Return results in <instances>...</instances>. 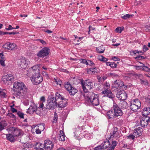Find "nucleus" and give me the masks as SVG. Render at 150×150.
I'll return each mask as SVG.
<instances>
[{
	"instance_id": "1",
	"label": "nucleus",
	"mask_w": 150,
	"mask_h": 150,
	"mask_svg": "<svg viewBox=\"0 0 150 150\" xmlns=\"http://www.w3.org/2000/svg\"><path fill=\"white\" fill-rule=\"evenodd\" d=\"M59 98H63V97L59 93L56 92L55 96L54 95L51 94L49 96L47 100V103L45 108L47 109L53 110L57 107V101Z\"/></svg>"
},
{
	"instance_id": "2",
	"label": "nucleus",
	"mask_w": 150,
	"mask_h": 150,
	"mask_svg": "<svg viewBox=\"0 0 150 150\" xmlns=\"http://www.w3.org/2000/svg\"><path fill=\"white\" fill-rule=\"evenodd\" d=\"M123 113L120 108L116 103H114L112 109L107 112V115L108 119H111L121 117Z\"/></svg>"
},
{
	"instance_id": "3",
	"label": "nucleus",
	"mask_w": 150,
	"mask_h": 150,
	"mask_svg": "<svg viewBox=\"0 0 150 150\" xmlns=\"http://www.w3.org/2000/svg\"><path fill=\"white\" fill-rule=\"evenodd\" d=\"M40 69V67L35 71V74H33L32 76L31 80L35 85L38 84L43 81L42 77L41 76Z\"/></svg>"
},
{
	"instance_id": "4",
	"label": "nucleus",
	"mask_w": 150,
	"mask_h": 150,
	"mask_svg": "<svg viewBox=\"0 0 150 150\" xmlns=\"http://www.w3.org/2000/svg\"><path fill=\"white\" fill-rule=\"evenodd\" d=\"M2 79L4 83L6 85H10L12 84L14 80V78L13 75L8 74L3 76Z\"/></svg>"
},
{
	"instance_id": "5",
	"label": "nucleus",
	"mask_w": 150,
	"mask_h": 150,
	"mask_svg": "<svg viewBox=\"0 0 150 150\" xmlns=\"http://www.w3.org/2000/svg\"><path fill=\"white\" fill-rule=\"evenodd\" d=\"M65 88L69 92V94L71 95H74L78 92V90L68 82H66L65 83Z\"/></svg>"
},
{
	"instance_id": "6",
	"label": "nucleus",
	"mask_w": 150,
	"mask_h": 150,
	"mask_svg": "<svg viewBox=\"0 0 150 150\" xmlns=\"http://www.w3.org/2000/svg\"><path fill=\"white\" fill-rule=\"evenodd\" d=\"M50 50L46 47L43 48L37 54V55L40 57H44L47 56L50 53Z\"/></svg>"
},
{
	"instance_id": "7",
	"label": "nucleus",
	"mask_w": 150,
	"mask_h": 150,
	"mask_svg": "<svg viewBox=\"0 0 150 150\" xmlns=\"http://www.w3.org/2000/svg\"><path fill=\"white\" fill-rule=\"evenodd\" d=\"M116 97L121 101H123L126 99L127 95L126 93L124 90H118L116 94Z\"/></svg>"
},
{
	"instance_id": "8",
	"label": "nucleus",
	"mask_w": 150,
	"mask_h": 150,
	"mask_svg": "<svg viewBox=\"0 0 150 150\" xmlns=\"http://www.w3.org/2000/svg\"><path fill=\"white\" fill-rule=\"evenodd\" d=\"M98 95L94 93L93 92H90L87 94L85 98L86 101L88 103L95 99Z\"/></svg>"
},
{
	"instance_id": "9",
	"label": "nucleus",
	"mask_w": 150,
	"mask_h": 150,
	"mask_svg": "<svg viewBox=\"0 0 150 150\" xmlns=\"http://www.w3.org/2000/svg\"><path fill=\"white\" fill-rule=\"evenodd\" d=\"M13 88L17 90H27L25 86L22 82H15L13 84Z\"/></svg>"
},
{
	"instance_id": "10",
	"label": "nucleus",
	"mask_w": 150,
	"mask_h": 150,
	"mask_svg": "<svg viewBox=\"0 0 150 150\" xmlns=\"http://www.w3.org/2000/svg\"><path fill=\"white\" fill-rule=\"evenodd\" d=\"M44 146L45 150H52L54 146V144L49 139H46L44 141Z\"/></svg>"
},
{
	"instance_id": "11",
	"label": "nucleus",
	"mask_w": 150,
	"mask_h": 150,
	"mask_svg": "<svg viewBox=\"0 0 150 150\" xmlns=\"http://www.w3.org/2000/svg\"><path fill=\"white\" fill-rule=\"evenodd\" d=\"M39 67V65H35L29 68L27 71V76L28 77L32 76L33 74H35V71L36 69H38Z\"/></svg>"
},
{
	"instance_id": "12",
	"label": "nucleus",
	"mask_w": 150,
	"mask_h": 150,
	"mask_svg": "<svg viewBox=\"0 0 150 150\" xmlns=\"http://www.w3.org/2000/svg\"><path fill=\"white\" fill-rule=\"evenodd\" d=\"M11 130L12 134L14 137H19L23 135L22 130L18 128L12 127Z\"/></svg>"
},
{
	"instance_id": "13",
	"label": "nucleus",
	"mask_w": 150,
	"mask_h": 150,
	"mask_svg": "<svg viewBox=\"0 0 150 150\" xmlns=\"http://www.w3.org/2000/svg\"><path fill=\"white\" fill-rule=\"evenodd\" d=\"M29 62L28 59H26L25 58H22L18 60V65L23 69H25Z\"/></svg>"
},
{
	"instance_id": "14",
	"label": "nucleus",
	"mask_w": 150,
	"mask_h": 150,
	"mask_svg": "<svg viewBox=\"0 0 150 150\" xmlns=\"http://www.w3.org/2000/svg\"><path fill=\"white\" fill-rule=\"evenodd\" d=\"M101 93L104 95L103 96L107 97L112 99H113L115 97V95L112 93L110 90H104Z\"/></svg>"
},
{
	"instance_id": "15",
	"label": "nucleus",
	"mask_w": 150,
	"mask_h": 150,
	"mask_svg": "<svg viewBox=\"0 0 150 150\" xmlns=\"http://www.w3.org/2000/svg\"><path fill=\"white\" fill-rule=\"evenodd\" d=\"M16 47V45L13 43L8 42L3 46V48L7 49L8 50H12L15 49Z\"/></svg>"
},
{
	"instance_id": "16",
	"label": "nucleus",
	"mask_w": 150,
	"mask_h": 150,
	"mask_svg": "<svg viewBox=\"0 0 150 150\" xmlns=\"http://www.w3.org/2000/svg\"><path fill=\"white\" fill-rule=\"evenodd\" d=\"M140 122V124L141 126L144 127L147 126L149 123V118L147 116L143 117L141 119Z\"/></svg>"
},
{
	"instance_id": "17",
	"label": "nucleus",
	"mask_w": 150,
	"mask_h": 150,
	"mask_svg": "<svg viewBox=\"0 0 150 150\" xmlns=\"http://www.w3.org/2000/svg\"><path fill=\"white\" fill-rule=\"evenodd\" d=\"M37 107V106L34 103L32 104L27 109L26 111L27 113L30 114H33L36 110Z\"/></svg>"
},
{
	"instance_id": "18",
	"label": "nucleus",
	"mask_w": 150,
	"mask_h": 150,
	"mask_svg": "<svg viewBox=\"0 0 150 150\" xmlns=\"http://www.w3.org/2000/svg\"><path fill=\"white\" fill-rule=\"evenodd\" d=\"M84 83L86 88L89 90L93 89L94 86V83L89 80H85Z\"/></svg>"
},
{
	"instance_id": "19",
	"label": "nucleus",
	"mask_w": 150,
	"mask_h": 150,
	"mask_svg": "<svg viewBox=\"0 0 150 150\" xmlns=\"http://www.w3.org/2000/svg\"><path fill=\"white\" fill-rule=\"evenodd\" d=\"M117 129H118L117 127L114 128L112 133H111V135L110 137L111 138H116L120 137L119 132Z\"/></svg>"
},
{
	"instance_id": "20",
	"label": "nucleus",
	"mask_w": 150,
	"mask_h": 150,
	"mask_svg": "<svg viewBox=\"0 0 150 150\" xmlns=\"http://www.w3.org/2000/svg\"><path fill=\"white\" fill-rule=\"evenodd\" d=\"M62 99L61 98H59L61 100L57 104V106L59 108H63L66 106V104L67 103V99H64V97Z\"/></svg>"
},
{
	"instance_id": "21",
	"label": "nucleus",
	"mask_w": 150,
	"mask_h": 150,
	"mask_svg": "<svg viewBox=\"0 0 150 150\" xmlns=\"http://www.w3.org/2000/svg\"><path fill=\"white\" fill-rule=\"evenodd\" d=\"M99 103V98L98 96L95 98L94 100L92 101H91V102L89 103L90 105L93 106L98 105Z\"/></svg>"
},
{
	"instance_id": "22",
	"label": "nucleus",
	"mask_w": 150,
	"mask_h": 150,
	"mask_svg": "<svg viewBox=\"0 0 150 150\" xmlns=\"http://www.w3.org/2000/svg\"><path fill=\"white\" fill-rule=\"evenodd\" d=\"M114 83L115 85V86H115V88H117L119 87H122L124 86L123 82L119 80H117L115 81Z\"/></svg>"
},
{
	"instance_id": "23",
	"label": "nucleus",
	"mask_w": 150,
	"mask_h": 150,
	"mask_svg": "<svg viewBox=\"0 0 150 150\" xmlns=\"http://www.w3.org/2000/svg\"><path fill=\"white\" fill-rule=\"evenodd\" d=\"M27 90H17L16 95V96H19V97H21L22 96H23L26 93Z\"/></svg>"
},
{
	"instance_id": "24",
	"label": "nucleus",
	"mask_w": 150,
	"mask_h": 150,
	"mask_svg": "<svg viewBox=\"0 0 150 150\" xmlns=\"http://www.w3.org/2000/svg\"><path fill=\"white\" fill-rule=\"evenodd\" d=\"M142 129L141 128L139 127L137 128L134 129L133 132L138 137L141 136L142 134Z\"/></svg>"
},
{
	"instance_id": "25",
	"label": "nucleus",
	"mask_w": 150,
	"mask_h": 150,
	"mask_svg": "<svg viewBox=\"0 0 150 150\" xmlns=\"http://www.w3.org/2000/svg\"><path fill=\"white\" fill-rule=\"evenodd\" d=\"M117 143V142L116 141L112 140V144L108 147V149L106 150H114Z\"/></svg>"
},
{
	"instance_id": "26",
	"label": "nucleus",
	"mask_w": 150,
	"mask_h": 150,
	"mask_svg": "<svg viewBox=\"0 0 150 150\" xmlns=\"http://www.w3.org/2000/svg\"><path fill=\"white\" fill-rule=\"evenodd\" d=\"M150 113V107L144 108L143 109L142 114L145 116H146Z\"/></svg>"
},
{
	"instance_id": "27",
	"label": "nucleus",
	"mask_w": 150,
	"mask_h": 150,
	"mask_svg": "<svg viewBox=\"0 0 150 150\" xmlns=\"http://www.w3.org/2000/svg\"><path fill=\"white\" fill-rule=\"evenodd\" d=\"M13 134H6L7 139L11 142H14L15 141V139L14 138Z\"/></svg>"
},
{
	"instance_id": "28",
	"label": "nucleus",
	"mask_w": 150,
	"mask_h": 150,
	"mask_svg": "<svg viewBox=\"0 0 150 150\" xmlns=\"http://www.w3.org/2000/svg\"><path fill=\"white\" fill-rule=\"evenodd\" d=\"M4 55L1 53L0 54V64L2 66L4 67L5 66L4 63L5 59Z\"/></svg>"
},
{
	"instance_id": "29",
	"label": "nucleus",
	"mask_w": 150,
	"mask_h": 150,
	"mask_svg": "<svg viewBox=\"0 0 150 150\" xmlns=\"http://www.w3.org/2000/svg\"><path fill=\"white\" fill-rule=\"evenodd\" d=\"M120 106L122 109H125L128 107V104L126 102L124 101L120 103Z\"/></svg>"
},
{
	"instance_id": "30",
	"label": "nucleus",
	"mask_w": 150,
	"mask_h": 150,
	"mask_svg": "<svg viewBox=\"0 0 150 150\" xmlns=\"http://www.w3.org/2000/svg\"><path fill=\"white\" fill-rule=\"evenodd\" d=\"M102 145L101 146H102L103 148L104 149H105L107 148L109 146H110V143L109 141L108 140H107L103 142Z\"/></svg>"
},
{
	"instance_id": "31",
	"label": "nucleus",
	"mask_w": 150,
	"mask_h": 150,
	"mask_svg": "<svg viewBox=\"0 0 150 150\" xmlns=\"http://www.w3.org/2000/svg\"><path fill=\"white\" fill-rule=\"evenodd\" d=\"M96 67H94L93 68L88 69L87 70V72L88 73L91 74H94L96 72Z\"/></svg>"
},
{
	"instance_id": "32",
	"label": "nucleus",
	"mask_w": 150,
	"mask_h": 150,
	"mask_svg": "<svg viewBox=\"0 0 150 150\" xmlns=\"http://www.w3.org/2000/svg\"><path fill=\"white\" fill-rule=\"evenodd\" d=\"M96 50L99 53H102L104 52L105 48L103 46H102L96 48Z\"/></svg>"
},
{
	"instance_id": "33",
	"label": "nucleus",
	"mask_w": 150,
	"mask_h": 150,
	"mask_svg": "<svg viewBox=\"0 0 150 150\" xmlns=\"http://www.w3.org/2000/svg\"><path fill=\"white\" fill-rule=\"evenodd\" d=\"M130 109L134 112H136L137 110L140 108L138 107V106H136L131 103H130Z\"/></svg>"
},
{
	"instance_id": "34",
	"label": "nucleus",
	"mask_w": 150,
	"mask_h": 150,
	"mask_svg": "<svg viewBox=\"0 0 150 150\" xmlns=\"http://www.w3.org/2000/svg\"><path fill=\"white\" fill-rule=\"evenodd\" d=\"M136 134L133 132V133L129 134L128 136H126L127 139L129 140H134L135 138H137Z\"/></svg>"
},
{
	"instance_id": "35",
	"label": "nucleus",
	"mask_w": 150,
	"mask_h": 150,
	"mask_svg": "<svg viewBox=\"0 0 150 150\" xmlns=\"http://www.w3.org/2000/svg\"><path fill=\"white\" fill-rule=\"evenodd\" d=\"M131 103L136 106H138V107L140 108L141 106V102L138 99L133 100Z\"/></svg>"
},
{
	"instance_id": "36",
	"label": "nucleus",
	"mask_w": 150,
	"mask_h": 150,
	"mask_svg": "<svg viewBox=\"0 0 150 150\" xmlns=\"http://www.w3.org/2000/svg\"><path fill=\"white\" fill-rule=\"evenodd\" d=\"M7 123L5 121L0 122V131H1L5 128L7 126Z\"/></svg>"
},
{
	"instance_id": "37",
	"label": "nucleus",
	"mask_w": 150,
	"mask_h": 150,
	"mask_svg": "<svg viewBox=\"0 0 150 150\" xmlns=\"http://www.w3.org/2000/svg\"><path fill=\"white\" fill-rule=\"evenodd\" d=\"M136 67H142V70L143 71L149 72H150V69L147 66H145L144 64H143L142 66H137Z\"/></svg>"
},
{
	"instance_id": "38",
	"label": "nucleus",
	"mask_w": 150,
	"mask_h": 150,
	"mask_svg": "<svg viewBox=\"0 0 150 150\" xmlns=\"http://www.w3.org/2000/svg\"><path fill=\"white\" fill-rule=\"evenodd\" d=\"M60 134H59L58 136V138L60 141H64L65 140L64 134L63 133V134H62L61 132H63L61 130L60 131Z\"/></svg>"
},
{
	"instance_id": "39",
	"label": "nucleus",
	"mask_w": 150,
	"mask_h": 150,
	"mask_svg": "<svg viewBox=\"0 0 150 150\" xmlns=\"http://www.w3.org/2000/svg\"><path fill=\"white\" fill-rule=\"evenodd\" d=\"M40 101L39 102V107L40 108H43L44 104L43 102H45V99L44 96H42L40 98Z\"/></svg>"
},
{
	"instance_id": "40",
	"label": "nucleus",
	"mask_w": 150,
	"mask_h": 150,
	"mask_svg": "<svg viewBox=\"0 0 150 150\" xmlns=\"http://www.w3.org/2000/svg\"><path fill=\"white\" fill-rule=\"evenodd\" d=\"M98 59L100 61H102L104 62H107L108 60V59L105 58L103 56L100 55L98 57Z\"/></svg>"
},
{
	"instance_id": "41",
	"label": "nucleus",
	"mask_w": 150,
	"mask_h": 150,
	"mask_svg": "<svg viewBox=\"0 0 150 150\" xmlns=\"http://www.w3.org/2000/svg\"><path fill=\"white\" fill-rule=\"evenodd\" d=\"M108 76H109V77H112L113 78L114 77L117 78L119 77L118 75L115 73H108Z\"/></svg>"
},
{
	"instance_id": "42",
	"label": "nucleus",
	"mask_w": 150,
	"mask_h": 150,
	"mask_svg": "<svg viewBox=\"0 0 150 150\" xmlns=\"http://www.w3.org/2000/svg\"><path fill=\"white\" fill-rule=\"evenodd\" d=\"M134 16L133 14H126L123 16H121V18L125 20L127 19L128 18L132 17Z\"/></svg>"
},
{
	"instance_id": "43",
	"label": "nucleus",
	"mask_w": 150,
	"mask_h": 150,
	"mask_svg": "<svg viewBox=\"0 0 150 150\" xmlns=\"http://www.w3.org/2000/svg\"><path fill=\"white\" fill-rule=\"evenodd\" d=\"M81 86L82 87V88L84 92L85 93H88V89L86 87V86L84 85V83L83 81H81Z\"/></svg>"
},
{
	"instance_id": "44",
	"label": "nucleus",
	"mask_w": 150,
	"mask_h": 150,
	"mask_svg": "<svg viewBox=\"0 0 150 150\" xmlns=\"http://www.w3.org/2000/svg\"><path fill=\"white\" fill-rule=\"evenodd\" d=\"M45 125L44 123H42L38 125V128L41 131H43L45 129Z\"/></svg>"
},
{
	"instance_id": "45",
	"label": "nucleus",
	"mask_w": 150,
	"mask_h": 150,
	"mask_svg": "<svg viewBox=\"0 0 150 150\" xmlns=\"http://www.w3.org/2000/svg\"><path fill=\"white\" fill-rule=\"evenodd\" d=\"M140 83L142 85H148L149 84L147 80L146 79H140Z\"/></svg>"
},
{
	"instance_id": "46",
	"label": "nucleus",
	"mask_w": 150,
	"mask_h": 150,
	"mask_svg": "<svg viewBox=\"0 0 150 150\" xmlns=\"http://www.w3.org/2000/svg\"><path fill=\"white\" fill-rule=\"evenodd\" d=\"M42 144L40 142H37L36 143L35 145V148L37 149H42Z\"/></svg>"
},
{
	"instance_id": "47",
	"label": "nucleus",
	"mask_w": 150,
	"mask_h": 150,
	"mask_svg": "<svg viewBox=\"0 0 150 150\" xmlns=\"http://www.w3.org/2000/svg\"><path fill=\"white\" fill-rule=\"evenodd\" d=\"M104 90H110L109 88L110 87V84L108 82H106L104 84Z\"/></svg>"
},
{
	"instance_id": "48",
	"label": "nucleus",
	"mask_w": 150,
	"mask_h": 150,
	"mask_svg": "<svg viewBox=\"0 0 150 150\" xmlns=\"http://www.w3.org/2000/svg\"><path fill=\"white\" fill-rule=\"evenodd\" d=\"M40 108L39 106V107H37V109L35 110V112L37 114L39 115H41L42 114V110L40 108Z\"/></svg>"
},
{
	"instance_id": "49",
	"label": "nucleus",
	"mask_w": 150,
	"mask_h": 150,
	"mask_svg": "<svg viewBox=\"0 0 150 150\" xmlns=\"http://www.w3.org/2000/svg\"><path fill=\"white\" fill-rule=\"evenodd\" d=\"M53 80L54 82H55L57 84L61 85V82L59 79L57 78H54Z\"/></svg>"
},
{
	"instance_id": "50",
	"label": "nucleus",
	"mask_w": 150,
	"mask_h": 150,
	"mask_svg": "<svg viewBox=\"0 0 150 150\" xmlns=\"http://www.w3.org/2000/svg\"><path fill=\"white\" fill-rule=\"evenodd\" d=\"M79 61L81 63H82L84 64H86L87 65H88V60L85 59H79Z\"/></svg>"
},
{
	"instance_id": "51",
	"label": "nucleus",
	"mask_w": 150,
	"mask_h": 150,
	"mask_svg": "<svg viewBox=\"0 0 150 150\" xmlns=\"http://www.w3.org/2000/svg\"><path fill=\"white\" fill-rule=\"evenodd\" d=\"M146 104L148 105H150V96L149 95L146 98Z\"/></svg>"
},
{
	"instance_id": "52",
	"label": "nucleus",
	"mask_w": 150,
	"mask_h": 150,
	"mask_svg": "<svg viewBox=\"0 0 150 150\" xmlns=\"http://www.w3.org/2000/svg\"><path fill=\"white\" fill-rule=\"evenodd\" d=\"M7 116H9L11 118L16 119V117L12 113L8 112L7 114Z\"/></svg>"
},
{
	"instance_id": "53",
	"label": "nucleus",
	"mask_w": 150,
	"mask_h": 150,
	"mask_svg": "<svg viewBox=\"0 0 150 150\" xmlns=\"http://www.w3.org/2000/svg\"><path fill=\"white\" fill-rule=\"evenodd\" d=\"M17 115L21 118H24V114L23 113L21 112L20 111H18L17 113Z\"/></svg>"
},
{
	"instance_id": "54",
	"label": "nucleus",
	"mask_w": 150,
	"mask_h": 150,
	"mask_svg": "<svg viewBox=\"0 0 150 150\" xmlns=\"http://www.w3.org/2000/svg\"><path fill=\"white\" fill-rule=\"evenodd\" d=\"M104 149L101 145H98L94 148V150H103Z\"/></svg>"
},
{
	"instance_id": "55",
	"label": "nucleus",
	"mask_w": 150,
	"mask_h": 150,
	"mask_svg": "<svg viewBox=\"0 0 150 150\" xmlns=\"http://www.w3.org/2000/svg\"><path fill=\"white\" fill-rule=\"evenodd\" d=\"M57 119L58 115H57V113L56 112H55L54 113V117L53 119V121H52V122H57Z\"/></svg>"
},
{
	"instance_id": "56",
	"label": "nucleus",
	"mask_w": 150,
	"mask_h": 150,
	"mask_svg": "<svg viewBox=\"0 0 150 150\" xmlns=\"http://www.w3.org/2000/svg\"><path fill=\"white\" fill-rule=\"evenodd\" d=\"M23 104L25 106H28L29 103V101L28 99H25L23 102Z\"/></svg>"
},
{
	"instance_id": "57",
	"label": "nucleus",
	"mask_w": 150,
	"mask_h": 150,
	"mask_svg": "<svg viewBox=\"0 0 150 150\" xmlns=\"http://www.w3.org/2000/svg\"><path fill=\"white\" fill-rule=\"evenodd\" d=\"M88 65L93 67L95 65V64L91 60H88Z\"/></svg>"
},
{
	"instance_id": "58",
	"label": "nucleus",
	"mask_w": 150,
	"mask_h": 150,
	"mask_svg": "<svg viewBox=\"0 0 150 150\" xmlns=\"http://www.w3.org/2000/svg\"><path fill=\"white\" fill-rule=\"evenodd\" d=\"M117 65V64L115 63L114 62H111L110 64V67L111 68H116Z\"/></svg>"
},
{
	"instance_id": "59",
	"label": "nucleus",
	"mask_w": 150,
	"mask_h": 150,
	"mask_svg": "<svg viewBox=\"0 0 150 150\" xmlns=\"http://www.w3.org/2000/svg\"><path fill=\"white\" fill-rule=\"evenodd\" d=\"M122 30L120 27H117L115 29L117 33H121Z\"/></svg>"
},
{
	"instance_id": "60",
	"label": "nucleus",
	"mask_w": 150,
	"mask_h": 150,
	"mask_svg": "<svg viewBox=\"0 0 150 150\" xmlns=\"http://www.w3.org/2000/svg\"><path fill=\"white\" fill-rule=\"evenodd\" d=\"M146 57L144 56H137L135 57V59L138 60H141L142 59H144Z\"/></svg>"
},
{
	"instance_id": "61",
	"label": "nucleus",
	"mask_w": 150,
	"mask_h": 150,
	"mask_svg": "<svg viewBox=\"0 0 150 150\" xmlns=\"http://www.w3.org/2000/svg\"><path fill=\"white\" fill-rule=\"evenodd\" d=\"M0 93L1 96L3 97H5L6 96V93L3 91H0Z\"/></svg>"
},
{
	"instance_id": "62",
	"label": "nucleus",
	"mask_w": 150,
	"mask_h": 150,
	"mask_svg": "<svg viewBox=\"0 0 150 150\" xmlns=\"http://www.w3.org/2000/svg\"><path fill=\"white\" fill-rule=\"evenodd\" d=\"M109 76H108V73L107 74H106L104 75L102 77V79L103 81H104Z\"/></svg>"
},
{
	"instance_id": "63",
	"label": "nucleus",
	"mask_w": 150,
	"mask_h": 150,
	"mask_svg": "<svg viewBox=\"0 0 150 150\" xmlns=\"http://www.w3.org/2000/svg\"><path fill=\"white\" fill-rule=\"evenodd\" d=\"M112 59L115 61H119L120 60V59L115 56L112 57Z\"/></svg>"
},
{
	"instance_id": "64",
	"label": "nucleus",
	"mask_w": 150,
	"mask_h": 150,
	"mask_svg": "<svg viewBox=\"0 0 150 150\" xmlns=\"http://www.w3.org/2000/svg\"><path fill=\"white\" fill-rule=\"evenodd\" d=\"M148 50V48L146 45H144L143 47V51L144 52H146Z\"/></svg>"
}]
</instances>
